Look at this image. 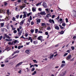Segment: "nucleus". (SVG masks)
I'll return each instance as SVG.
<instances>
[{
	"mask_svg": "<svg viewBox=\"0 0 76 76\" xmlns=\"http://www.w3.org/2000/svg\"><path fill=\"white\" fill-rule=\"evenodd\" d=\"M22 26H19V29H22Z\"/></svg>",
	"mask_w": 76,
	"mask_h": 76,
	"instance_id": "nucleus-64",
	"label": "nucleus"
},
{
	"mask_svg": "<svg viewBox=\"0 0 76 76\" xmlns=\"http://www.w3.org/2000/svg\"><path fill=\"white\" fill-rule=\"evenodd\" d=\"M39 33V34H42V31H38Z\"/></svg>",
	"mask_w": 76,
	"mask_h": 76,
	"instance_id": "nucleus-57",
	"label": "nucleus"
},
{
	"mask_svg": "<svg viewBox=\"0 0 76 76\" xmlns=\"http://www.w3.org/2000/svg\"><path fill=\"white\" fill-rule=\"evenodd\" d=\"M35 70V68L33 67L31 69L32 72H34Z\"/></svg>",
	"mask_w": 76,
	"mask_h": 76,
	"instance_id": "nucleus-35",
	"label": "nucleus"
},
{
	"mask_svg": "<svg viewBox=\"0 0 76 76\" xmlns=\"http://www.w3.org/2000/svg\"><path fill=\"white\" fill-rule=\"evenodd\" d=\"M54 17H55V15H53L52 16V19H53V18H54Z\"/></svg>",
	"mask_w": 76,
	"mask_h": 76,
	"instance_id": "nucleus-50",
	"label": "nucleus"
},
{
	"mask_svg": "<svg viewBox=\"0 0 76 76\" xmlns=\"http://www.w3.org/2000/svg\"><path fill=\"white\" fill-rule=\"evenodd\" d=\"M12 41V39H8V41L9 42Z\"/></svg>",
	"mask_w": 76,
	"mask_h": 76,
	"instance_id": "nucleus-55",
	"label": "nucleus"
},
{
	"mask_svg": "<svg viewBox=\"0 0 76 76\" xmlns=\"http://www.w3.org/2000/svg\"><path fill=\"white\" fill-rule=\"evenodd\" d=\"M7 15H10V12H9V10H7Z\"/></svg>",
	"mask_w": 76,
	"mask_h": 76,
	"instance_id": "nucleus-11",
	"label": "nucleus"
},
{
	"mask_svg": "<svg viewBox=\"0 0 76 76\" xmlns=\"http://www.w3.org/2000/svg\"><path fill=\"white\" fill-rule=\"evenodd\" d=\"M38 10L39 11H40V12H41L42 11V9L41 8H39L38 9Z\"/></svg>",
	"mask_w": 76,
	"mask_h": 76,
	"instance_id": "nucleus-41",
	"label": "nucleus"
},
{
	"mask_svg": "<svg viewBox=\"0 0 76 76\" xmlns=\"http://www.w3.org/2000/svg\"><path fill=\"white\" fill-rule=\"evenodd\" d=\"M22 31H20L19 32H18V34L20 35H21V34H22Z\"/></svg>",
	"mask_w": 76,
	"mask_h": 76,
	"instance_id": "nucleus-31",
	"label": "nucleus"
},
{
	"mask_svg": "<svg viewBox=\"0 0 76 76\" xmlns=\"http://www.w3.org/2000/svg\"><path fill=\"white\" fill-rule=\"evenodd\" d=\"M42 6H43L45 8H47V4L45 2H43L42 3Z\"/></svg>",
	"mask_w": 76,
	"mask_h": 76,
	"instance_id": "nucleus-2",
	"label": "nucleus"
},
{
	"mask_svg": "<svg viewBox=\"0 0 76 76\" xmlns=\"http://www.w3.org/2000/svg\"><path fill=\"white\" fill-rule=\"evenodd\" d=\"M19 15H18L16 16V18L17 19H19Z\"/></svg>",
	"mask_w": 76,
	"mask_h": 76,
	"instance_id": "nucleus-38",
	"label": "nucleus"
},
{
	"mask_svg": "<svg viewBox=\"0 0 76 76\" xmlns=\"http://www.w3.org/2000/svg\"><path fill=\"white\" fill-rule=\"evenodd\" d=\"M54 26L55 27V29H56V30H60V28L58 26H57V25L56 24H55L54 25Z\"/></svg>",
	"mask_w": 76,
	"mask_h": 76,
	"instance_id": "nucleus-1",
	"label": "nucleus"
},
{
	"mask_svg": "<svg viewBox=\"0 0 76 76\" xmlns=\"http://www.w3.org/2000/svg\"><path fill=\"white\" fill-rule=\"evenodd\" d=\"M65 61H62V63L64 64V63H65Z\"/></svg>",
	"mask_w": 76,
	"mask_h": 76,
	"instance_id": "nucleus-63",
	"label": "nucleus"
},
{
	"mask_svg": "<svg viewBox=\"0 0 76 76\" xmlns=\"http://www.w3.org/2000/svg\"><path fill=\"white\" fill-rule=\"evenodd\" d=\"M51 27H48L47 28V30H48V31L50 30V29H51Z\"/></svg>",
	"mask_w": 76,
	"mask_h": 76,
	"instance_id": "nucleus-22",
	"label": "nucleus"
},
{
	"mask_svg": "<svg viewBox=\"0 0 76 76\" xmlns=\"http://www.w3.org/2000/svg\"><path fill=\"white\" fill-rule=\"evenodd\" d=\"M74 12H75V14L74 15V16H75V17H76V11L74 10Z\"/></svg>",
	"mask_w": 76,
	"mask_h": 76,
	"instance_id": "nucleus-42",
	"label": "nucleus"
},
{
	"mask_svg": "<svg viewBox=\"0 0 76 76\" xmlns=\"http://www.w3.org/2000/svg\"><path fill=\"white\" fill-rule=\"evenodd\" d=\"M28 33H26L25 34V37H28Z\"/></svg>",
	"mask_w": 76,
	"mask_h": 76,
	"instance_id": "nucleus-44",
	"label": "nucleus"
},
{
	"mask_svg": "<svg viewBox=\"0 0 76 76\" xmlns=\"http://www.w3.org/2000/svg\"><path fill=\"white\" fill-rule=\"evenodd\" d=\"M38 30L37 29H36L35 30V33L36 34H37V32H38Z\"/></svg>",
	"mask_w": 76,
	"mask_h": 76,
	"instance_id": "nucleus-28",
	"label": "nucleus"
},
{
	"mask_svg": "<svg viewBox=\"0 0 76 76\" xmlns=\"http://www.w3.org/2000/svg\"><path fill=\"white\" fill-rule=\"evenodd\" d=\"M59 26L60 27V28H61V29H64V27H63L61 26V25H60V24L59 25Z\"/></svg>",
	"mask_w": 76,
	"mask_h": 76,
	"instance_id": "nucleus-13",
	"label": "nucleus"
},
{
	"mask_svg": "<svg viewBox=\"0 0 76 76\" xmlns=\"http://www.w3.org/2000/svg\"><path fill=\"white\" fill-rule=\"evenodd\" d=\"M20 9H21V10L23 9V7H22V6L20 7Z\"/></svg>",
	"mask_w": 76,
	"mask_h": 76,
	"instance_id": "nucleus-60",
	"label": "nucleus"
},
{
	"mask_svg": "<svg viewBox=\"0 0 76 76\" xmlns=\"http://www.w3.org/2000/svg\"><path fill=\"white\" fill-rule=\"evenodd\" d=\"M37 74V72L36 71H34L33 73L32 74V75H35V74Z\"/></svg>",
	"mask_w": 76,
	"mask_h": 76,
	"instance_id": "nucleus-17",
	"label": "nucleus"
},
{
	"mask_svg": "<svg viewBox=\"0 0 76 76\" xmlns=\"http://www.w3.org/2000/svg\"><path fill=\"white\" fill-rule=\"evenodd\" d=\"M23 23H24L22 21L20 23V25L21 26H22V25H23Z\"/></svg>",
	"mask_w": 76,
	"mask_h": 76,
	"instance_id": "nucleus-12",
	"label": "nucleus"
},
{
	"mask_svg": "<svg viewBox=\"0 0 76 76\" xmlns=\"http://www.w3.org/2000/svg\"><path fill=\"white\" fill-rule=\"evenodd\" d=\"M40 15H46V13L45 12H41L40 13Z\"/></svg>",
	"mask_w": 76,
	"mask_h": 76,
	"instance_id": "nucleus-7",
	"label": "nucleus"
},
{
	"mask_svg": "<svg viewBox=\"0 0 76 76\" xmlns=\"http://www.w3.org/2000/svg\"><path fill=\"white\" fill-rule=\"evenodd\" d=\"M32 11H33V12H36V10H35V9L34 8H32Z\"/></svg>",
	"mask_w": 76,
	"mask_h": 76,
	"instance_id": "nucleus-26",
	"label": "nucleus"
},
{
	"mask_svg": "<svg viewBox=\"0 0 76 76\" xmlns=\"http://www.w3.org/2000/svg\"><path fill=\"white\" fill-rule=\"evenodd\" d=\"M1 27H3L4 26V23H1Z\"/></svg>",
	"mask_w": 76,
	"mask_h": 76,
	"instance_id": "nucleus-34",
	"label": "nucleus"
},
{
	"mask_svg": "<svg viewBox=\"0 0 76 76\" xmlns=\"http://www.w3.org/2000/svg\"><path fill=\"white\" fill-rule=\"evenodd\" d=\"M45 24L44 23H42V26H46Z\"/></svg>",
	"mask_w": 76,
	"mask_h": 76,
	"instance_id": "nucleus-21",
	"label": "nucleus"
},
{
	"mask_svg": "<svg viewBox=\"0 0 76 76\" xmlns=\"http://www.w3.org/2000/svg\"><path fill=\"white\" fill-rule=\"evenodd\" d=\"M4 36H5L6 38H8L9 39H10L11 38V37H10L9 36H8L7 34H4Z\"/></svg>",
	"mask_w": 76,
	"mask_h": 76,
	"instance_id": "nucleus-6",
	"label": "nucleus"
},
{
	"mask_svg": "<svg viewBox=\"0 0 76 76\" xmlns=\"http://www.w3.org/2000/svg\"><path fill=\"white\" fill-rule=\"evenodd\" d=\"M23 63L22 62L19 63L18 64H17L15 66V67H17L18 66H20Z\"/></svg>",
	"mask_w": 76,
	"mask_h": 76,
	"instance_id": "nucleus-4",
	"label": "nucleus"
},
{
	"mask_svg": "<svg viewBox=\"0 0 76 76\" xmlns=\"http://www.w3.org/2000/svg\"><path fill=\"white\" fill-rule=\"evenodd\" d=\"M64 31H61L60 32H58V33H60L61 35H62V34H64Z\"/></svg>",
	"mask_w": 76,
	"mask_h": 76,
	"instance_id": "nucleus-9",
	"label": "nucleus"
},
{
	"mask_svg": "<svg viewBox=\"0 0 76 76\" xmlns=\"http://www.w3.org/2000/svg\"><path fill=\"white\" fill-rule=\"evenodd\" d=\"M20 46L18 47V50H20Z\"/></svg>",
	"mask_w": 76,
	"mask_h": 76,
	"instance_id": "nucleus-56",
	"label": "nucleus"
},
{
	"mask_svg": "<svg viewBox=\"0 0 76 76\" xmlns=\"http://www.w3.org/2000/svg\"><path fill=\"white\" fill-rule=\"evenodd\" d=\"M71 48L72 50H75V47L73 46H71Z\"/></svg>",
	"mask_w": 76,
	"mask_h": 76,
	"instance_id": "nucleus-24",
	"label": "nucleus"
},
{
	"mask_svg": "<svg viewBox=\"0 0 76 76\" xmlns=\"http://www.w3.org/2000/svg\"><path fill=\"white\" fill-rule=\"evenodd\" d=\"M41 22V20H40L39 19H38L37 21V23H39V22Z\"/></svg>",
	"mask_w": 76,
	"mask_h": 76,
	"instance_id": "nucleus-23",
	"label": "nucleus"
},
{
	"mask_svg": "<svg viewBox=\"0 0 76 76\" xmlns=\"http://www.w3.org/2000/svg\"><path fill=\"white\" fill-rule=\"evenodd\" d=\"M62 26H66V23H64L62 24Z\"/></svg>",
	"mask_w": 76,
	"mask_h": 76,
	"instance_id": "nucleus-27",
	"label": "nucleus"
},
{
	"mask_svg": "<svg viewBox=\"0 0 76 76\" xmlns=\"http://www.w3.org/2000/svg\"><path fill=\"white\" fill-rule=\"evenodd\" d=\"M13 32H14V33L15 34H16V33H17V30H15Z\"/></svg>",
	"mask_w": 76,
	"mask_h": 76,
	"instance_id": "nucleus-43",
	"label": "nucleus"
},
{
	"mask_svg": "<svg viewBox=\"0 0 76 76\" xmlns=\"http://www.w3.org/2000/svg\"><path fill=\"white\" fill-rule=\"evenodd\" d=\"M72 57V55H69L66 58V60H69L70 59V58Z\"/></svg>",
	"mask_w": 76,
	"mask_h": 76,
	"instance_id": "nucleus-5",
	"label": "nucleus"
},
{
	"mask_svg": "<svg viewBox=\"0 0 76 76\" xmlns=\"http://www.w3.org/2000/svg\"><path fill=\"white\" fill-rule=\"evenodd\" d=\"M67 54H68V53H65L63 56L64 57H65V56H67Z\"/></svg>",
	"mask_w": 76,
	"mask_h": 76,
	"instance_id": "nucleus-33",
	"label": "nucleus"
},
{
	"mask_svg": "<svg viewBox=\"0 0 76 76\" xmlns=\"http://www.w3.org/2000/svg\"><path fill=\"white\" fill-rule=\"evenodd\" d=\"M26 53L27 54H28L30 53V52H29V50H26Z\"/></svg>",
	"mask_w": 76,
	"mask_h": 76,
	"instance_id": "nucleus-10",
	"label": "nucleus"
},
{
	"mask_svg": "<svg viewBox=\"0 0 76 76\" xmlns=\"http://www.w3.org/2000/svg\"><path fill=\"white\" fill-rule=\"evenodd\" d=\"M45 34L46 35H48V33L47 32H45Z\"/></svg>",
	"mask_w": 76,
	"mask_h": 76,
	"instance_id": "nucleus-46",
	"label": "nucleus"
},
{
	"mask_svg": "<svg viewBox=\"0 0 76 76\" xmlns=\"http://www.w3.org/2000/svg\"><path fill=\"white\" fill-rule=\"evenodd\" d=\"M49 22L50 23H52V22L54 24L55 22L54 21L53 19H50L49 20Z\"/></svg>",
	"mask_w": 76,
	"mask_h": 76,
	"instance_id": "nucleus-3",
	"label": "nucleus"
},
{
	"mask_svg": "<svg viewBox=\"0 0 76 76\" xmlns=\"http://www.w3.org/2000/svg\"><path fill=\"white\" fill-rule=\"evenodd\" d=\"M76 38V36H74L72 38V39H75V38Z\"/></svg>",
	"mask_w": 76,
	"mask_h": 76,
	"instance_id": "nucleus-61",
	"label": "nucleus"
},
{
	"mask_svg": "<svg viewBox=\"0 0 76 76\" xmlns=\"http://www.w3.org/2000/svg\"><path fill=\"white\" fill-rule=\"evenodd\" d=\"M29 40H30V42L31 43H32V41H33V40H32V39L31 38V37H29L28 41H29Z\"/></svg>",
	"mask_w": 76,
	"mask_h": 76,
	"instance_id": "nucleus-8",
	"label": "nucleus"
},
{
	"mask_svg": "<svg viewBox=\"0 0 76 76\" xmlns=\"http://www.w3.org/2000/svg\"><path fill=\"white\" fill-rule=\"evenodd\" d=\"M21 72H22V70H20L18 72V73L20 74H21Z\"/></svg>",
	"mask_w": 76,
	"mask_h": 76,
	"instance_id": "nucleus-39",
	"label": "nucleus"
},
{
	"mask_svg": "<svg viewBox=\"0 0 76 76\" xmlns=\"http://www.w3.org/2000/svg\"><path fill=\"white\" fill-rule=\"evenodd\" d=\"M12 20H13V21H16V20L15 19V17H13L12 18Z\"/></svg>",
	"mask_w": 76,
	"mask_h": 76,
	"instance_id": "nucleus-25",
	"label": "nucleus"
},
{
	"mask_svg": "<svg viewBox=\"0 0 76 76\" xmlns=\"http://www.w3.org/2000/svg\"><path fill=\"white\" fill-rule=\"evenodd\" d=\"M56 19H57V20L59 19V16H58V17L57 18H56Z\"/></svg>",
	"mask_w": 76,
	"mask_h": 76,
	"instance_id": "nucleus-59",
	"label": "nucleus"
},
{
	"mask_svg": "<svg viewBox=\"0 0 76 76\" xmlns=\"http://www.w3.org/2000/svg\"><path fill=\"white\" fill-rule=\"evenodd\" d=\"M65 20L66 23H67V22H68V19L67 18H66L65 19Z\"/></svg>",
	"mask_w": 76,
	"mask_h": 76,
	"instance_id": "nucleus-37",
	"label": "nucleus"
},
{
	"mask_svg": "<svg viewBox=\"0 0 76 76\" xmlns=\"http://www.w3.org/2000/svg\"><path fill=\"white\" fill-rule=\"evenodd\" d=\"M13 42H12V43H11V42H9L8 43V44H9V45H13Z\"/></svg>",
	"mask_w": 76,
	"mask_h": 76,
	"instance_id": "nucleus-14",
	"label": "nucleus"
},
{
	"mask_svg": "<svg viewBox=\"0 0 76 76\" xmlns=\"http://www.w3.org/2000/svg\"><path fill=\"white\" fill-rule=\"evenodd\" d=\"M65 66V64H62L61 65V67H62V68H63L64 66Z\"/></svg>",
	"mask_w": 76,
	"mask_h": 76,
	"instance_id": "nucleus-15",
	"label": "nucleus"
},
{
	"mask_svg": "<svg viewBox=\"0 0 76 76\" xmlns=\"http://www.w3.org/2000/svg\"><path fill=\"white\" fill-rule=\"evenodd\" d=\"M66 52L68 53H70V50H68L66 51Z\"/></svg>",
	"mask_w": 76,
	"mask_h": 76,
	"instance_id": "nucleus-62",
	"label": "nucleus"
},
{
	"mask_svg": "<svg viewBox=\"0 0 76 76\" xmlns=\"http://www.w3.org/2000/svg\"><path fill=\"white\" fill-rule=\"evenodd\" d=\"M23 14H24V15H26V14H27V12H23Z\"/></svg>",
	"mask_w": 76,
	"mask_h": 76,
	"instance_id": "nucleus-45",
	"label": "nucleus"
},
{
	"mask_svg": "<svg viewBox=\"0 0 76 76\" xmlns=\"http://www.w3.org/2000/svg\"><path fill=\"white\" fill-rule=\"evenodd\" d=\"M31 25H34V22L32 21H31Z\"/></svg>",
	"mask_w": 76,
	"mask_h": 76,
	"instance_id": "nucleus-49",
	"label": "nucleus"
},
{
	"mask_svg": "<svg viewBox=\"0 0 76 76\" xmlns=\"http://www.w3.org/2000/svg\"><path fill=\"white\" fill-rule=\"evenodd\" d=\"M17 42H19V41H17L16 40H15L13 41V42H14V44H16V43Z\"/></svg>",
	"mask_w": 76,
	"mask_h": 76,
	"instance_id": "nucleus-16",
	"label": "nucleus"
},
{
	"mask_svg": "<svg viewBox=\"0 0 76 76\" xmlns=\"http://www.w3.org/2000/svg\"><path fill=\"white\" fill-rule=\"evenodd\" d=\"M14 52L15 53H19V50H17L15 52Z\"/></svg>",
	"mask_w": 76,
	"mask_h": 76,
	"instance_id": "nucleus-32",
	"label": "nucleus"
},
{
	"mask_svg": "<svg viewBox=\"0 0 76 76\" xmlns=\"http://www.w3.org/2000/svg\"><path fill=\"white\" fill-rule=\"evenodd\" d=\"M32 16L31 15L30 17V20H32Z\"/></svg>",
	"mask_w": 76,
	"mask_h": 76,
	"instance_id": "nucleus-48",
	"label": "nucleus"
},
{
	"mask_svg": "<svg viewBox=\"0 0 76 76\" xmlns=\"http://www.w3.org/2000/svg\"><path fill=\"white\" fill-rule=\"evenodd\" d=\"M22 16H23V15H21L20 16V19H21V18H22Z\"/></svg>",
	"mask_w": 76,
	"mask_h": 76,
	"instance_id": "nucleus-47",
	"label": "nucleus"
},
{
	"mask_svg": "<svg viewBox=\"0 0 76 76\" xmlns=\"http://www.w3.org/2000/svg\"><path fill=\"white\" fill-rule=\"evenodd\" d=\"M2 38H3V36H1L0 37V41L2 39Z\"/></svg>",
	"mask_w": 76,
	"mask_h": 76,
	"instance_id": "nucleus-53",
	"label": "nucleus"
},
{
	"mask_svg": "<svg viewBox=\"0 0 76 76\" xmlns=\"http://www.w3.org/2000/svg\"><path fill=\"white\" fill-rule=\"evenodd\" d=\"M31 33H33V32H34V30H32V29H31Z\"/></svg>",
	"mask_w": 76,
	"mask_h": 76,
	"instance_id": "nucleus-36",
	"label": "nucleus"
},
{
	"mask_svg": "<svg viewBox=\"0 0 76 76\" xmlns=\"http://www.w3.org/2000/svg\"><path fill=\"white\" fill-rule=\"evenodd\" d=\"M18 3H20V2H21V0H18Z\"/></svg>",
	"mask_w": 76,
	"mask_h": 76,
	"instance_id": "nucleus-58",
	"label": "nucleus"
},
{
	"mask_svg": "<svg viewBox=\"0 0 76 76\" xmlns=\"http://www.w3.org/2000/svg\"><path fill=\"white\" fill-rule=\"evenodd\" d=\"M26 17V14H24L23 15V19L25 18Z\"/></svg>",
	"mask_w": 76,
	"mask_h": 76,
	"instance_id": "nucleus-19",
	"label": "nucleus"
},
{
	"mask_svg": "<svg viewBox=\"0 0 76 76\" xmlns=\"http://www.w3.org/2000/svg\"><path fill=\"white\" fill-rule=\"evenodd\" d=\"M41 39V38L40 37H38L37 38V39H38V40H40V41H42V40Z\"/></svg>",
	"mask_w": 76,
	"mask_h": 76,
	"instance_id": "nucleus-20",
	"label": "nucleus"
},
{
	"mask_svg": "<svg viewBox=\"0 0 76 76\" xmlns=\"http://www.w3.org/2000/svg\"><path fill=\"white\" fill-rule=\"evenodd\" d=\"M37 35H34L33 36V39H35V38H37Z\"/></svg>",
	"mask_w": 76,
	"mask_h": 76,
	"instance_id": "nucleus-30",
	"label": "nucleus"
},
{
	"mask_svg": "<svg viewBox=\"0 0 76 76\" xmlns=\"http://www.w3.org/2000/svg\"><path fill=\"white\" fill-rule=\"evenodd\" d=\"M50 15V14H48L47 15H46V17H47V18H48L49 17V16H48L49 15Z\"/></svg>",
	"mask_w": 76,
	"mask_h": 76,
	"instance_id": "nucleus-52",
	"label": "nucleus"
},
{
	"mask_svg": "<svg viewBox=\"0 0 76 76\" xmlns=\"http://www.w3.org/2000/svg\"><path fill=\"white\" fill-rule=\"evenodd\" d=\"M74 58H72V59H71L70 60V61H74Z\"/></svg>",
	"mask_w": 76,
	"mask_h": 76,
	"instance_id": "nucleus-40",
	"label": "nucleus"
},
{
	"mask_svg": "<svg viewBox=\"0 0 76 76\" xmlns=\"http://www.w3.org/2000/svg\"><path fill=\"white\" fill-rule=\"evenodd\" d=\"M4 5L5 6H6L7 5V4H8L7 3V2H4Z\"/></svg>",
	"mask_w": 76,
	"mask_h": 76,
	"instance_id": "nucleus-18",
	"label": "nucleus"
},
{
	"mask_svg": "<svg viewBox=\"0 0 76 76\" xmlns=\"http://www.w3.org/2000/svg\"><path fill=\"white\" fill-rule=\"evenodd\" d=\"M53 57H54V55H52L51 56H50V58H53Z\"/></svg>",
	"mask_w": 76,
	"mask_h": 76,
	"instance_id": "nucleus-29",
	"label": "nucleus"
},
{
	"mask_svg": "<svg viewBox=\"0 0 76 76\" xmlns=\"http://www.w3.org/2000/svg\"><path fill=\"white\" fill-rule=\"evenodd\" d=\"M5 65L4 64H2L1 65V67H4V66Z\"/></svg>",
	"mask_w": 76,
	"mask_h": 76,
	"instance_id": "nucleus-54",
	"label": "nucleus"
},
{
	"mask_svg": "<svg viewBox=\"0 0 76 76\" xmlns=\"http://www.w3.org/2000/svg\"><path fill=\"white\" fill-rule=\"evenodd\" d=\"M59 21L60 22H62L63 21V19L62 18H60L59 19Z\"/></svg>",
	"mask_w": 76,
	"mask_h": 76,
	"instance_id": "nucleus-51",
	"label": "nucleus"
}]
</instances>
